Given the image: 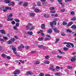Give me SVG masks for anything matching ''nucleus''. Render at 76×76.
I'll list each match as a JSON object with an SVG mask.
<instances>
[{
  "instance_id": "56",
  "label": "nucleus",
  "mask_w": 76,
  "mask_h": 76,
  "mask_svg": "<svg viewBox=\"0 0 76 76\" xmlns=\"http://www.w3.org/2000/svg\"><path fill=\"white\" fill-rule=\"evenodd\" d=\"M44 17H45V18H47V17H48V15L47 14H45L44 15Z\"/></svg>"
},
{
  "instance_id": "26",
  "label": "nucleus",
  "mask_w": 76,
  "mask_h": 76,
  "mask_svg": "<svg viewBox=\"0 0 76 76\" xmlns=\"http://www.w3.org/2000/svg\"><path fill=\"white\" fill-rule=\"evenodd\" d=\"M27 34H28V35H32V34H33V33L32 32H29L28 31L27 32Z\"/></svg>"
},
{
  "instance_id": "11",
  "label": "nucleus",
  "mask_w": 76,
  "mask_h": 76,
  "mask_svg": "<svg viewBox=\"0 0 76 76\" xmlns=\"http://www.w3.org/2000/svg\"><path fill=\"white\" fill-rule=\"evenodd\" d=\"M28 5V4L27 2H25L23 4V6L24 7H26Z\"/></svg>"
},
{
  "instance_id": "19",
  "label": "nucleus",
  "mask_w": 76,
  "mask_h": 76,
  "mask_svg": "<svg viewBox=\"0 0 76 76\" xmlns=\"http://www.w3.org/2000/svg\"><path fill=\"white\" fill-rule=\"evenodd\" d=\"M10 0H5V3H10Z\"/></svg>"
},
{
  "instance_id": "28",
  "label": "nucleus",
  "mask_w": 76,
  "mask_h": 76,
  "mask_svg": "<svg viewBox=\"0 0 76 76\" xmlns=\"http://www.w3.org/2000/svg\"><path fill=\"white\" fill-rule=\"evenodd\" d=\"M12 16H13V14H10L8 16V18H12Z\"/></svg>"
},
{
  "instance_id": "7",
  "label": "nucleus",
  "mask_w": 76,
  "mask_h": 76,
  "mask_svg": "<svg viewBox=\"0 0 76 76\" xmlns=\"http://www.w3.org/2000/svg\"><path fill=\"white\" fill-rule=\"evenodd\" d=\"M10 47L12 48V50H13V51H16V48L14 46H13V45H11Z\"/></svg>"
},
{
  "instance_id": "64",
  "label": "nucleus",
  "mask_w": 76,
  "mask_h": 76,
  "mask_svg": "<svg viewBox=\"0 0 76 76\" xmlns=\"http://www.w3.org/2000/svg\"><path fill=\"white\" fill-rule=\"evenodd\" d=\"M45 76H50V75L48 74H45Z\"/></svg>"
},
{
  "instance_id": "24",
  "label": "nucleus",
  "mask_w": 76,
  "mask_h": 76,
  "mask_svg": "<svg viewBox=\"0 0 76 76\" xmlns=\"http://www.w3.org/2000/svg\"><path fill=\"white\" fill-rule=\"evenodd\" d=\"M13 20V19L12 18H8L7 19V21H12Z\"/></svg>"
},
{
  "instance_id": "9",
  "label": "nucleus",
  "mask_w": 76,
  "mask_h": 76,
  "mask_svg": "<svg viewBox=\"0 0 76 76\" xmlns=\"http://www.w3.org/2000/svg\"><path fill=\"white\" fill-rule=\"evenodd\" d=\"M13 53L16 56H19L20 55V54H19L17 53V52H16V50L13 51Z\"/></svg>"
},
{
  "instance_id": "21",
  "label": "nucleus",
  "mask_w": 76,
  "mask_h": 76,
  "mask_svg": "<svg viewBox=\"0 0 76 76\" xmlns=\"http://www.w3.org/2000/svg\"><path fill=\"white\" fill-rule=\"evenodd\" d=\"M34 64H39L40 62L39 61H36L35 62Z\"/></svg>"
},
{
  "instance_id": "8",
  "label": "nucleus",
  "mask_w": 76,
  "mask_h": 76,
  "mask_svg": "<svg viewBox=\"0 0 76 76\" xmlns=\"http://www.w3.org/2000/svg\"><path fill=\"white\" fill-rule=\"evenodd\" d=\"M0 32L2 34H4L5 35H6V32H5V31L3 30H0Z\"/></svg>"
},
{
  "instance_id": "27",
  "label": "nucleus",
  "mask_w": 76,
  "mask_h": 76,
  "mask_svg": "<svg viewBox=\"0 0 76 76\" xmlns=\"http://www.w3.org/2000/svg\"><path fill=\"white\" fill-rule=\"evenodd\" d=\"M44 37H40L39 38V40L40 41H42L43 40H44Z\"/></svg>"
},
{
  "instance_id": "23",
  "label": "nucleus",
  "mask_w": 76,
  "mask_h": 76,
  "mask_svg": "<svg viewBox=\"0 0 76 76\" xmlns=\"http://www.w3.org/2000/svg\"><path fill=\"white\" fill-rule=\"evenodd\" d=\"M55 75H56V76H61V74H60V73H56L55 74Z\"/></svg>"
},
{
  "instance_id": "13",
  "label": "nucleus",
  "mask_w": 76,
  "mask_h": 76,
  "mask_svg": "<svg viewBox=\"0 0 76 76\" xmlns=\"http://www.w3.org/2000/svg\"><path fill=\"white\" fill-rule=\"evenodd\" d=\"M71 28H72V29H76V26L75 25H74L71 26Z\"/></svg>"
},
{
  "instance_id": "29",
  "label": "nucleus",
  "mask_w": 76,
  "mask_h": 76,
  "mask_svg": "<svg viewBox=\"0 0 76 76\" xmlns=\"http://www.w3.org/2000/svg\"><path fill=\"white\" fill-rule=\"evenodd\" d=\"M14 20L15 21V22H20V20L18 19H15Z\"/></svg>"
},
{
  "instance_id": "41",
  "label": "nucleus",
  "mask_w": 76,
  "mask_h": 76,
  "mask_svg": "<svg viewBox=\"0 0 76 76\" xmlns=\"http://www.w3.org/2000/svg\"><path fill=\"white\" fill-rule=\"evenodd\" d=\"M61 12H63L65 11V10L64 9H61L60 10Z\"/></svg>"
},
{
  "instance_id": "38",
  "label": "nucleus",
  "mask_w": 76,
  "mask_h": 76,
  "mask_svg": "<svg viewBox=\"0 0 76 76\" xmlns=\"http://www.w3.org/2000/svg\"><path fill=\"white\" fill-rule=\"evenodd\" d=\"M70 14L72 15H75V12L74 11H71L70 12Z\"/></svg>"
},
{
  "instance_id": "30",
  "label": "nucleus",
  "mask_w": 76,
  "mask_h": 76,
  "mask_svg": "<svg viewBox=\"0 0 76 76\" xmlns=\"http://www.w3.org/2000/svg\"><path fill=\"white\" fill-rule=\"evenodd\" d=\"M1 56L2 57H4V58H6V57H7V56L6 55H5V54H4V53Z\"/></svg>"
},
{
  "instance_id": "47",
  "label": "nucleus",
  "mask_w": 76,
  "mask_h": 76,
  "mask_svg": "<svg viewBox=\"0 0 76 76\" xmlns=\"http://www.w3.org/2000/svg\"><path fill=\"white\" fill-rule=\"evenodd\" d=\"M50 24L51 25V27H54V26H53V23L50 22Z\"/></svg>"
},
{
  "instance_id": "34",
  "label": "nucleus",
  "mask_w": 76,
  "mask_h": 76,
  "mask_svg": "<svg viewBox=\"0 0 76 76\" xmlns=\"http://www.w3.org/2000/svg\"><path fill=\"white\" fill-rule=\"evenodd\" d=\"M66 32H69V33H72V31L69 29L66 30Z\"/></svg>"
},
{
  "instance_id": "37",
  "label": "nucleus",
  "mask_w": 76,
  "mask_h": 76,
  "mask_svg": "<svg viewBox=\"0 0 76 76\" xmlns=\"http://www.w3.org/2000/svg\"><path fill=\"white\" fill-rule=\"evenodd\" d=\"M68 49H69L68 48L65 47H64V48H63V50L64 51H67V50H68Z\"/></svg>"
},
{
  "instance_id": "61",
  "label": "nucleus",
  "mask_w": 76,
  "mask_h": 76,
  "mask_svg": "<svg viewBox=\"0 0 76 76\" xmlns=\"http://www.w3.org/2000/svg\"><path fill=\"white\" fill-rule=\"evenodd\" d=\"M68 69H73V67H71L70 66H68L67 67Z\"/></svg>"
},
{
  "instance_id": "45",
  "label": "nucleus",
  "mask_w": 76,
  "mask_h": 76,
  "mask_svg": "<svg viewBox=\"0 0 76 76\" xmlns=\"http://www.w3.org/2000/svg\"><path fill=\"white\" fill-rule=\"evenodd\" d=\"M51 23H53V25H56V22L54 21H53L52 22H51Z\"/></svg>"
},
{
  "instance_id": "6",
  "label": "nucleus",
  "mask_w": 76,
  "mask_h": 76,
  "mask_svg": "<svg viewBox=\"0 0 76 76\" xmlns=\"http://www.w3.org/2000/svg\"><path fill=\"white\" fill-rule=\"evenodd\" d=\"M24 46H23V45H21L19 47H18V49H19L20 50H21L22 49V48H24Z\"/></svg>"
},
{
  "instance_id": "18",
  "label": "nucleus",
  "mask_w": 76,
  "mask_h": 76,
  "mask_svg": "<svg viewBox=\"0 0 76 76\" xmlns=\"http://www.w3.org/2000/svg\"><path fill=\"white\" fill-rule=\"evenodd\" d=\"M27 73L28 74V75H33V73L31 72L28 71L27 72Z\"/></svg>"
},
{
  "instance_id": "58",
  "label": "nucleus",
  "mask_w": 76,
  "mask_h": 76,
  "mask_svg": "<svg viewBox=\"0 0 76 76\" xmlns=\"http://www.w3.org/2000/svg\"><path fill=\"white\" fill-rule=\"evenodd\" d=\"M23 3V2H18V4H19V5H20V4H22Z\"/></svg>"
},
{
  "instance_id": "16",
  "label": "nucleus",
  "mask_w": 76,
  "mask_h": 76,
  "mask_svg": "<svg viewBox=\"0 0 76 76\" xmlns=\"http://www.w3.org/2000/svg\"><path fill=\"white\" fill-rule=\"evenodd\" d=\"M44 63L46 64H50V61H45L44 62Z\"/></svg>"
},
{
  "instance_id": "54",
  "label": "nucleus",
  "mask_w": 76,
  "mask_h": 76,
  "mask_svg": "<svg viewBox=\"0 0 76 76\" xmlns=\"http://www.w3.org/2000/svg\"><path fill=\"white\" fill-rule=\"evenodd\" d=\"M61 35H62V36H64L66 35L65 34H64V33L62 32L61 33Z\"/></svg>"
},
{
  "instance_id": "25",
  "label": "nucleus",
  "mask_w": 76,
  "mask_h": 76,
  "mask_svg": "<svg viewBox=\"0 0 76 76\" xmlns=\"http://www.w3.org/2000/svg\"><path fill=\"white\" fill-rule=\"evenodd\" d=\"M13 28L14 29L15 31H18V29L17 28V27L16 26H14L13 27Z\"/></svg>"
},
{
  "instance_id": "50",
  "label": "nucleus",
  "mask_w": 76,
  "mask_h": 76,
  "mask_svg": "<svg viewBox=\"0 0 76 76\" xmlns=\"http://www.w3.org/2000/svg\"><path fill=\"white\" fill-rule=\"evenodd\" d=\"M45 58L47 59H48V58H50V56H45Z\"/></svg>"
},
{
  "instance_id": "35",
  "label": "nucleus",
  "mask_w": 76,
  "mask_h": 76,
  "mask_svg": "<svg viewBox=\"0 0 76 76\" xmlns=\"http://www.w3.org/2000/svg\"><path fill=\"white\" fill-rule=\"evenodd\" d=\"M76 20V17H74L73 18H72L71 20Z\"/></svg>"
},
{
  "instance_id": "60",
  "label": "nucleus",
  "mask_w": 76,
  "mask_h": 76,
  "mask_svg": "<svg viewBox=\"0 0 76 76\" xmlns=\"http://www.w3.org/2000/svg\"><path fill=\"white\" fill-rule=\"evenodd\" d=\"M66 47H69V48H70V45H69V44H67L66 45Z\"/></svg>"
},
{
  "instance_id": "22",
  "label": "nucleus",
  "mask_w": 76,
  "mask_h": 76,
  "mask_svg": "<svg viewBox=\"0 0 76 76\" xmlns=\"http://www.w3.org/2000/svg\"><path fill=\"white\" fill-rule=\"evenodd\" d=\"M7 43L8 44H12V42L10 40L7 41Z\"/></svg>"
},
{
  "instance_id": "33",
  "label": "nucleus",
  "mask_w": 76,
  "mask_h": 76,
  "mask_svg": "<svg viewBox=\"0 0 76 76\" xmlns=\"http://www.w3.org/2000/svg\"><path fill=\"white\" fill-rule=\"evenodd\" d=\"M10 40H11V42H14L15 41V38H11Z\"/></svg>"
},
{
  "instance_id": "36",
  "label": "nucleus",
  "mask_w": 76,
  "mask_h": 76,
  "mask_svg": "<svg viewBox=\"0 0 76 76\" xmlns=\"http://www.w3.org/2000/svg\"><path fill=\"white\" fill-rule=\"evenodd\" d=\"M34 11L35 12H38L39 11V10L38 9H35Z\"/></svg>"
},
{
  "instance_id": "2",
  "label": "nucleus",
  "mask_w": 76,
  "mask_h": 76,
  "mask_svg": "<svg viewBox=\"0 0 76 76\" xmlns=\"http://www.w3.org/2000/svg\"><path fill=\"white\" fill-rule=\"evenodd\" d=\"M20 70H16L14 72V75H19L20 74Z\"/></svg>"
},
{
  "instance_id": "20",
  "label": "nucleus",
  "mask_w": 76,
  "mask_h": 76,
  "mask_svg": "<svg viewBox=\"0 0 76 76\" xmlns=\"http://www.w3.org/2000/svg\"><path fill=\"white\" fill-rule=\"evenodd\" d=\"M35 15V14L33 13H31L30 14V15L31 16H32V17H34V16Z\"/></svg>"
},
{
  "instance_id": "40",
  "label": "nucleus",
  "mask_w": 76,
  "mask_h": 76,
  "mask_svg": "<svg viewBox=\"0 0 76 76\" xmlns=\"http://www.w3.org/2000/svg\"><path fill=\"white\" fill-rule=\"evenodd\" d=\"M59 40H60V39L58 38L56 39V41L55 42L56 43H57V42L58 41H59Z\"/></svg>"
},
{
  "instance_id": "51",
  "label": "nucleus",
  "mask_w": 76,
  "mask_h": 76,
  "mask_svg": "<svg viewBox=\"0 0 76 76\" xmlns=\"http://www.w3.org/2000/svg\"><path fill=\"white\" fill-rule=\"evenodd\" d=\"M70 42H63L64 44H69Z\"/></svg>"
},
{
  "instance_id": "4",
  "label": "nucleus",
  "mask_w": 76,
  "mask_h": 76,
  "mask_svg": "<svg viewBox=\"0 0 76 76\" xmlns=\"http://www.w3.org/2000/svg\"><path fill=\"white\" fill-rule=\"evenodd\" d=\"M54 65L51 64L50 69V70H52V71H54V70H55V69H54Z\"/></svg>"
},
{
  "instance_id": "14",
  "label": "nucleus",
  "mask_w": 76,
  "mask_h": 76,
  "mask_svg": "<svg viewBox=\"0 0 76 76\" xmlns=\"http://www.w3.org/2000/svg\"><path fill=\"white\" fill-rule=\"evenodd\" d=\"M41 28L42 29H44L45 28V24H43L41 26Z\"/></svg>"
},
{
  "instance_id": "15",
  "label": "nucleus",
  "mask_w": 76,
  "mask_h": 76,
  "mask_svg": "<svg viewBox=\"0 0 76 76\" xmlns=\"http://www.w3.org/2000/svg\"><path fill=\"white\" fill-rule=\"evenodd\" d=\"M54 31L56 33H59L60 32V31L59 30H58L57 29L55 28L54 29Z\"/></svg>"
},
{
  "instance_id": "52",
  "label": "nucleus",
  "mask_w": 76,
  "mask_h": 76,
  "mask_svg": "<svg viewBox=\"0 0 76 76\" xmlns=\"http://www.w3.org/2000/svg\"><path fill=\"white\" fill-rule=\"evenodd\" d=\"M53 9H54V7H50V10H53Z\"/></svg>"
},
{
  "instance_id": "59",
  "label": "nucleus",
  "mask_w": 76,
  "mask_h": 76,
  "mask_svg": "<svg viewBox=\"0 0 76 76\" xmlns=\"http://www.w3.org/2000/svg\"><path fill=\"white\" fill-rule=\"evenodd\" d=\"M38 47L39 48H40V47H43V45H39Z\"/></svg>"
},
{
  "instance_id": "17",
  "label": "nucleus",
  "mask_w": 76,
  "mask_h": 76,
  "mask_svg": "<svg viewBox=\"0 0 76 76\" xmlns=\"http://www.w3.org/2000/svg\"><path fill=\"white\" fill-rule=\"evenodd\" d=\"M58 51L60 53H61V54H65V53L63 52H61V50H58Z\"/></svg>"
},
{
  "instance_id": "1",
  "label": "nucleus",
  "mask_w": 76,
  "mask_h": 76,
  "mask_svg": "<svg viewBox=\"0 0 76 76\" xmlns=\"http://www.w3.org/2000/svg\"><path fill=\"white\" fill-rule=\"evenodd\" d=\"M2 8V10L3 12H7L8 9H9V10H10L12 9L11 7H3Z\"/></svg>"
},
{
  "instance_id": "42",
  "label": "nucleus",
  "mask_w": 76,
  "mask_h": 76,
  "mask_svg": "<svg viewBox=\"0 0 76 76\" xmlns=\"http://www.w3.org/2000/svg\"><path fill=\"white\" fill-rule=\"evenodd\" d=\"M19 26V23H17L16 24V26L17 27H18Z\"/></svg>"
},
{
  "instance_id": "5",
  "label": "nucleus",
  "mask_w": 76,
  "mask_h": 76,
  "mask_svg": "<svg viewBox=\"0 0 76 76\" xmlns=\"http://www.w3.org/2000/svg\"><path fill=\"white\" fill-rule=\"evenodd\" d=\"M32 24L31 23H28V25L26 26V30H29L30 28V26H31Z\"/></svg>"
},
{
  "instance_id": "31",
  "label": "nucleus",
  "mask_w": 76,
  "mask_h": 76,
  "mask_svg": "<svg viewBox=\"0 0 76 76\" xmlns=\"http://www.w3.org/2000/svg\"><path fill=\"white\" fill-rule=\"evenodd\" d=\"M35 26H33L31 28H30L29 29V31H32V30H33V29H35Z\"/></svg>"
},
{
  "instance_id": "12",
  "label": "nucleus",
  "mask_w": 76,
  "mask_h": 76,
  "mask_svg": "<svg viewBox=\"0 0 76 76\" xmlns=\"http://www.w3.org/2000/svg\"><path fill=\"white\" fill-rule=\"evenodd\" d=\"M73 23L72 22H69L68 24L67 25V26H70Z\"/></svg>"
},
{
  "instance_id": "53",
  "label": "nucleus",
  "mask_w": 76,
  "mask_h": 76,
  "mask_svg": "<svg viewBox=\"0 0 76 76\" xmlns=\"http://www.w3.org/2000/svg\"><path fill=\"white\" fill-rule=\"evenodd\" d=\"M0 41H2V42H5V40H4L2 39H0Z\"/></svg>"
},
{
  "instance_id": "63",
  "label": "nucleus",
  "mask_w": 76,
  "mask_h": 76,
  "mask_svg": "<svg viewBox=\"0 0 76 76\" xmlns=\"http://www.w3.org/2000/svg\"><path fill=\"white\" fill-rule=\"evenodd\" d=\"M7 59H9V60H10V56H7Z\"/></svg>"
},
{
  "instance_id": "49",
  "label": "nucleus",
  "mask_w": 76,
  "mask_h": 76,
  "mask_svg": "<svg viewBox=\"0 0 76 76\" xmlns=\"http://www.w3.org/2000/svg\"><path fill=\"white\" fill-rule=\"evenodd\" d=\"M40 4H41V3H40V2H37V6H40Z\"/></svg>"
},
{
  "instance_id": "55",
  "label": "nucleus",
  "mask_w": 76,
  "mask_h": 76,
  "mask_svg": "<svg viewBox=\"0 0 76 76\" xmlns=\"http://www.w3.org/2000/svg\"><path fill=\"white\" fill-rule=\"evenodd\" d=\"M50 12L52 13H56V11H50Z\"/></svg>"
},
{
  "instance_id": "39",
  "label": "nucleus",
  "mask_w": 76,
  "mask_h": 76,
  "mask_svg": "<svg viewBox=\"0 0 76 76\" xmlns=\"http://www.w3.org/2000/svg\"><path fill=\"white\" fill-rule=\"evenodd\" d=\"M67 24V23L65 21H64L63 22V25L65 26V25H66Z\"/></svg>"
},
{
  "instance_id": "46",
  "label": "nucleus",
  "mask_w": 76,
  "mask_h": 76,
  "mask_svg": "<svg viewBox=\"0 0 76 76\" xmlns=\"http://www.w3.org/2000/svg\"><path fill=\"white\" fill-rule=\"evenodd\" d=\"M3 38H4V39L5 40H7V39H8L7 37H4Z\"/></svg>"
},
{
  "instance_id": "10",
  "label": "nucleus",
  "mask_w": 76,
  "mask_h": 76,
  "mask_svg": "<svg viewBox=\"0 0 76 76\" xmlns=\"http://www.w3.org/2000/svg\"><path fill=\"white\" fill-rule=\"evenodd\" d=\"M8 6H15V3L13 2H12L11 3L8 4Z\"/></svg>"
},
{
  "instance_id": "57",
  "label": "nucleus",
  "mask_w": 76,
  "mask_h": 76,
  "mask_svg": "<svg viewBox=\"0 0 76 76\" xmlns=\"http://www.w3.org/2000/svg\"><path fill=\"white\" fill-rule=\"evenodd\" d=\"M69 44H70L72 47H74V45H73V44L72 43H71L70 42L69 43Z\"/></svg>"
},
{
  "instance_id": "62",
  "label": "nucleus",
  "mask_w": 76,
  "mask_h": 76,
  "mask_svg": "<svg viewBox=\"0 0 76 76\" xmlns=\"http://www.w3.org/2000/svg\"><path fill=\"white\" fill-rule=\"evenodd\" d=\"M48 40H49V38H46L45 39V41H48Z\"/></svg>"
},
{
  "instance_id": "44",
  "label": "nucleus",
  "mask_w": 76,
  "mask_h": 76,
  "mask_svg": "<svg viewBox=\"0 0 76 76\" xmlns=\"http://www.w3.org/2000/svg\"><path fill=\"white\" fill-rule=\"evenodd\" d=\"M11 23L12 24V25H15V23H15V21H13L11 22Z\"/></svg>"
},
{
  "instance_id": "48",
  "label": "nucleus",
  "mask_w": 76,
  "mask_h": 76,
  "mask_svg": "<svg viewBox=\"0 0 76 76\" xmlns=\"http://www.w3.org/2000/svg\"><path fill=\"white\" fill-rule=\"evenodd\" d=\"M25 48L26 49H27V50H28L29 48V46H25Z\"/></svg>"
},
{
  "instance_id": "3",
  "label": "nucleus",
  "mask_w": 76,
  "mask_h": 76,
  "mask_svg": "<svg viewBox=\"0 0 76 76\" xmlns=\"http://www.w3.org/2000/svg\"><path fill=\"white\" fill-rule=\"evenodd\" d=\"M76 59V56H75L72 57V58L71 59V61L72 62H74L75 61Z\"/></svg>"
},
{
  "instance_id": "43",
  "label": "nucleus",
  "mask_w": 76,
  "mask_h": 76,
  "mask_svg": "<svg viewBox=\"0 0 76 76\" xmlns=\"http://www.w3.org/2000/svg\"><path fill=\"white\" fill-rule=\"evenodd\" d=\"M39 75L40 76H44V74L43 73H40Z\"/></svg>"
},
{
  "instance_id": "32",
  "label": "nucleus",
  "mask_w": 76,
  "mask_h": 76,
  "mask_svg": "<svg viewBox=\"0 0 76 76\" xmlns=\"http://www.w3.org/2000/svg\"><path fill=\"white\" fill-rule=\"evenodd\" d=\"M48 32L49 34H51V33H52V30L51 29L48 30Z\"/></svg>"
}]
</instances>
